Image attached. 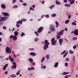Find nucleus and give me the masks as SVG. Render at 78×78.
Segmentation results:
<instances>
[{"label":"nucleus","instance_id":"2","mask_svg":"<svg viewBox=\"0 0 78 78\" xmlns=\"http://www.w3.org/2000/svg\"><path fill=\"white\" fill-rule=\"evenodd\" d=\"M49 28L50 29V31H51V32H53V31H55V27H54V26H53V25L52 24H51L50 25Z\"/></svg>","mask_w":78,"mask_h":78},{"label":"nucleus","instance_id":"34","mask_svg":"<svg viewBox=\"0 0 78 78\" xmlns=\"http://www.w3.org/2000/svg\"><path fill=\"white\" fill-rule=\"evenodd\" d=\"M56 16V14L54 13L51 16H52V17H55V16Z\"/></svg>","mask_w":78,"mask_h":78},{"label":"nucleus","instance_id":"57","mask_svg":"<svg viewBox=\"0 0 78 78\" xmlns=\"http://www.w3.org/2000/svg\"><path fill=\"white\" fill-rule=\"evenodd\" d=\"M23 5L24 6H27V4L26 3H24L23 4Z\"/></svg>","mask_w":78,"mask_h":78},{"label":"nucleus","instance_id":"16","mask_svg":"<svg viewBox=\"0 0 78 78\" xmlns=\"http://www.w3.org/2000/svg\"><path fill=\"white\" fill-rule=\"evenodd\" d=\"M63 41V40L62 39H59V42L60 44V45H62V43Z\"/></svg>","mask_w":78,"mask_h":78},{"label":"nucleus","instance_id":"43","mask_svg":"<svg viewBox=\"0 0 78 78\" xmlns=\"http://www.w3.org/2000/svg\"><path fill=\"white\" fill-rule=\"evenodd\" d=\"M77 39V37H74L73 38V40H76Z\"/></svg>","mask_w":78,"mask_h":78},{"label":"nucleus","instance_id":"52","mask_svg":"<svg viewBox=\"0 0 78 78\" xmlns=\"http://www.w3.org/2000/svg\"><path fill=\"white\" fill-rule=\"evenodd\" d=\"M13 35H11L10 36V39H12V37H13Z\"/></svg>","mask_w":78,"mask_h":78},{"label":"nucleus","instance_id":"6","mask_svg":"<svg viewBox=\"0 0 78 78\" xmlns=\"http://www.w3.org/2000/svg\"><path fill=\"white\" fill-rule=\"evenodd\" d=\"M44 43L45 44V45H46L48 46V45H49L50 43L48 42V41L47 40H45L44 41Z\"/></svg>","mask_w":78,"mask_h":78},{"label":"nucleus","instance_id":"8","mask_svg":"<svg viewBox=\"0 0 78 78\" xmlns=\"http://www.w3.org/2000/svg\"><path fill=\"white\" fill-rule=\"evenodd\" d=\"M9 59L10 61L11 62H13L14 61V59L11 58V56L10 55L9 57Z\"/></svg>","mask_w":78,"mask_h":78},{"label":"nucleus","instance_id":"61","mask_svg":"<svg viewBox=\"0 0 78 78\" xmlns=\"http://www.w3.org/2000/svg\"><path fill=\"white\" fill-rule=\"evenodd\" d=\"M44 2H45V1H43V2H42L41 3L42 4H44Z\"/></svg>","mask_w":78,"mask_h":78},{"label":"nucleus","instance_id":"28","mask_svg":"<svg viewBox=\"0 0 78 78\" xmlns=\"http://www.w3.org/2000/svg\"><path fill=\"white\" fill-rule=\"evenodd\" d=\"M46 67V66H41V69H45Z\"/></svg>","mask_w":78,"mask_h":78},{"label":"nucleus","instance_id":"1","mask_svg":"<svg viewBox=\"0 0 78 78\" xmlns=\"http://www.w3.org/2000/svg\"><path fill=\"white\" fill-rule=\"evenodd\" d=\"M21 20H19V21L16 22L17 24H16V26H17V28H19V26H20V25H19V24H22V21H23V20L21 19Z\"/></svg>","mask_w":78,"mask_h":78},{"label":"nucleus","instance_id":"5","mask_svg":"<svg viewBox=\"0 0 78 78\" xmlns=\"http://www.w3.org/2000/svg\"><path fill=\"white\" fill-rule=\"evenodd\" d=\"M43 29H44L43 27H40L37 30L38 33H41Z\"/></svg>","mask_w":78,"mask_h":78},{"label":"nucleus","instance_id":"38","mask_svg":"<svg viewBox=\"0 0 78 78\" xmlns=\"http://www.w3.org/2000/svg\"><path fill=\"white\" fill-rule=\"evenodd\" d=\"M46 58L47 59H49V56L48 55H46Z\"/></svg>","mask_w":78,"mask_h":78},{"label":"nucleus","instance_id":"26","mask_svg":"<svg viewBox=\"0 0 78 78\" xmlns=\"http://www.w3.org/2000/svg\"><path fill=\"white\" fill-rule=\"evenodd\" d=\"M44 61H45V57H44L41 59V62H44Z\"/></svg>","mask_w":78,"mask_h":78},{"label":"nucleus","instance_id":"13","mask_svg":"<svg viewBox=\"0 0 78 78\" xmlns=\"http://www.w3.org/2000/svg\"><path fill=\"white\" fill-rule=\"evenodd\" d=\"M1 7L2 8V9H6V6L4 4H2L1 5Z\"/></svg>","mask_w":78,"mask_h":78},{"label":"nucleus","instance_id":"22","mask_svg":"<svg viewBox=\"0 0 78 78\" xmlns=\"http://www.w3.org/2000/svg\"><path fill=\"white\" fill-rule=\"evenodd\" d=\"M58 66V62H57L55 63V65L54 66L55 67H57Z\"/></svg>","mask_w":78,"mask_h":78},{"label":"nucleus","instance_id":"24","mask_svg":"<svg viewBox=\"0 0 78 78\" xmlns=\"http://www.w3.org/2000/svg\"><path fill=\"white\" fill-rule=\"evenodd\" d=\"M10 76L12 78H14L15 77H16V75L14 74H12L10 75Z\"/></svg>","mask_w":78,"mask_h":78},{"label":"nucleus","instance_id":"4","mask_svg":"<svg viewBox=\"0 0 78 78\" xmlns=\"http://www.w3.org/2000/svg\"><path fill=\"white\" fill-rule=\"evenodd\" d=\"M0 18H1V19H0V22H2V20H3V21H5V20L8 19V17L6 16H4L2 17H1V15H0Z\"/></svg>","mask_w":78,"mask_h":78},{"label":"nucleus","instance_id":"55","mask_svg":"<svg viewBox=\"0 0 78 78\" xmlns=\"http://www.w3.org/2000/svg\"><path fill=\"white\" fill-rule=\"evenodd\" d=\"M3 58H4V56H0V58L1 59H3Z\"/></svg>","mask_w":78,"mask_h":78},{"label":"nucleus","instance_id":"60","mask_svg":"<svg viewBox=\"0 0 78 78\" xmlns=\"http://www.w3.org/2000/svg\"><path fill=\"white\" fill-rule=\"evenodd\" d=\"M60 36H59V35L58 36H57V39H59V38H60Z\"/></svg>","mask_w":78,"mask_h":78},{"label":"nucleus","instance_id":"53","mask_svg":"<svg viewBox=\"0 0 78 78\" xmlns=\"http://www.w3.org/2000/svg\"><path fill=\"white\" fill-rule=\"evenodd\" d=\"M16 2V0H13V2H12V4H14V3H15V2Z\"/></svg>","mask_w":78,"mask_h":78},{"label":"nucleus","instance_id":"45","mask_svg":"<svg viewBox=\"0 0 78 78\" xmlns=\"http://www.w3.org/2000/svg\"><path fill=\"white\" fill-rule=\"evenodd\" d=\"M45 16L46 18H48L49 17V15H46Z\"/></svg>","mask_w":78,"mask_h":78},{"label":"nucleus","instance_id":"36","mask_svg":"<svg viewBox=\"0 0 78 78\" xmlns=\"http://www.w3.org/2000/svg\"><path fill=\"white\" fill-rule=\"evenodd\" d=\"M69 61V58H65V61Z\"/></svg>","mask_w":78,"mask_h":78},{"label":"nucleus","instance_id":"39","mask_svg":"<svg viewBox=\"0 0 78 78\" xmlns=\"http://www.w3.org/2000/svg\"><path fill=\"white\" fill-rule=\"evenodd\" d=\"M38 40H39V38H38L37 37L35 38V42H36V41H38Z\"/></svg>","mask_w":78,"mask_h":78},{"label":"nucleus","instance_id":"7","mask_svg":"<svg viewBox=\"0 0 78 78\" xmlns=\"http://www.w3.org/2000/svg\"><path fill=\"white\" fill-rule=\"evenodd\" d=\"M64 33V30H62L60 32H59L58 34V36H61L62 34H63V33Z\"/></svg>","mask_w":78,"mask_h":78},{"label":"nucleus","instance_id":"37","mask_svg":"<svg viewBox=\"0 0 78 78\" xmlns=\"http://www.w3.org/2000/svg\"><path fill=\"white\" fill-rule=\"evenodd\" d=\"M20 36H22V37H23V36H25V33H22V34L20 35Z\"/></svg>","mask_w":78,"mask_h":78},{"label":"nucleus","instance_id":"51","mask_svg":"<svg viewBox=\"0 0 78 78\" xmlns=\"http://www.w3.org/2000/svg\"><path fill=\"white\" fill-rule=\"evenodd\" d=\"M3 28L4 30H6V27L3 26Z\"/></svg>","mask_w":78,"mask_h":78},{"label":"nucleus","instance_id":"27","mask_svg":"<svg viewBox=\"0 0 78 78\" xmlns=\"http://www.w3.org/2000/svg\"><path fill=\"white\" fill-rule=\"evenodd\" d=\"M69 23V20H66L65 22V23L67 24Z\"/></svg>","mask_w":78,"mask_h":78},{"label":"nucleus","instance_id":"42","mask_svg":"<svg viewBox=\"0 0 78 78\" xmlns=\"http://www.w3.org/2000/svg\"><path fill=\"white\" fill-rule=\"evenodd\" d=\"M73 48L74 49H76V45H75L73 46Z\"/></svg>","mask_w":78,"mask_h":78},{"label":"nucleus","instance_id":"64","mask_svg":"<svg viewBox=\"0 0 78 78\" xmlns=\"http://www.w3.org/2000/svg\"><path fill=\"white\" fill-rule=\"evenodd\" d=\"M5 73L6 74H7V73H8V71H6L5 72Z\"/></svg>","mask_w":78,"mask_h":78},{"label":"nucleus","instance_id":"56","mask_svg":"<svg viewBox=\"0 0 78 78\" xmlns=\"http://www.w3.org/2000/svg\"><path fill=\"white\" fill-rule=\"evenodd\" d=\"M17 7H18L17 5H15L13 7V8H17Z\"/></svg>","mask_w":78,"mask_h":78},{"label":"nucleus","instance_id":"23","mask_svg":"<svg viewBox=\"0 0 78 78\" xmlns=\"http://www.w3.org/2000/svg\"><path fill=\"white\" fill-rule=\"evenodd\" d=\"M55 23L56 25V27H58L59 25V23L57 21H55Z\"/></svg>","mask_w":78,"mask_h":78},{"label":"nucleus","instance_id":"9","mask_svg":"<svg viewBox=\"0 0 78 78\" xmlns=\"http://www.w3.org/2000/svg\"><path fill=\"white\" fill-rule=\"evenodd\" d=\"M13 41H16L17 40V36L16 35H14L13 37Z\"/></svg>","mask_w":78,"mask_h":78},{"label":"nucleus","instance_id":"11","mask_svg":"<svg viewBox=\"0 0 78 78\" xmlns=\"http://www.w3.org/2000/svg\"><path fill=\"white\" fill-rule=\"evenodd\" d=\"M3 15L4 16H8L9 17V14H8V13L6 12H4L3 13Z\"/></svg>","mask_w":78,"mask_h":78},{"label":"nucleus","instance_id":"62","mask_svg":"<svg viewBox=\"0 0 78 78\" xmlns=\"http://www.w3.org/2000/svg\"><path fill=\"white\" fill-rule=\"evenodd\" d=\"M23 22H26V21H27V19H25L23 20Z\"/></svg>","mask_w":78,"mask_h":78},{"label":"nucleus","instance_id":"59","mask_svg":"<svg viewBox=\"0 0 78 78\" xmlns=\"http://www.w3.org/2000/svg\"><path fill=\"white\" fill-rule=\"evenodd\" d=\"M57 42L56 40H55V41H54V44H53V45H55V43H56Z\"/></svg>","mask_w":78,"mask_h":78},{"label":"nucleus","instance_id":"12","mask_svg":"<svg viewBox=\"0 0 78 78\" xmlns=\"http://www.w3.org/2000/svg\"><path fill=\"white\" fill-rule=\"evenodd\" d=\"M55 37H53V38H52L51 40V44L52 45H53L54 44V42H55Z\"/></svg>","mask_w":78,"mask_h":78},{"label":"nucleus","instance_id":"14","mask_svg":"<svg viewBox=\"0 0 78 78\" xmlns=\"http://www.w3.org/2000/svg\"><path fill=\"white\" fill-rule=\"evenodd\" d=\"M30 55H32L33 56H34L36 55V54L34 52H31L30 53Z\"/></svg>","mask_w":78,"mask_h":78},{"label":"nucleus","instance_id":"50","mask_svg":"<svg viewBox=\"0 0 78 78\" xmlns=\"http://www.w3.org/2000/svg\"><path fill=\"white\" fill-rule=\"evenodd\" d=\"M3 69L4 70H6V67H5L4 66V67H3Z\"/></svg>","mask_w":78,"mask_h":78},{"label":"nucleus","instance_id":"41","mask_svg":"<svg viewBox=\"0 0 78 78\" xmlns=\"http://www.w3.org/2000/svg\"><path fill=\"white\" fill-rule=\"evenodd\" d=\"M31 64L32 66H34L35 65V62H32Z\"/></svg>","mask_w":78,"mask_h":78},{"label":"nucleus","instance_id":"21","mask_svg":"<svg viewBox=\"0 0 78 78\" xmlns=\"http://www.w3.org/2000/svg\"><path fill=\"white\" fill-rule=\"evenodd\" d=\"M14 34L15 35V36H17V35H18V32L17 31H15L14 32Z\"/></svg>","mask_w":78,"mask_h":78},{"label":"nucleus","instance_id":"31","mask_svg":"<svg viewBox=\"0 0 78 78\" xmlns=\"http://www.w3.org/2000/svg\"><path fill=\"white\" fill-rule=\"evenodd\" d=\"M51 6L49 7V8L51 9H52L53 8V7H55V5H53L52 6V5H51Z\"/></svg>","mask_w":78,"mask_h":78},{"label":"nucleus","instance_id":"47","mask_svg":"<svg viewBox=\"0 0 78 78\" xmlns=\"http://www.w3.org/2000/svg\"><path fill=\"white\" fill-rule=\"evenodd\" d=\"M4 66L6 68L7 67H8V64H6Z\"/></svg>","mask_w":78,"mask_h":78},{"label":"nucleus","instance_id":"17","mask_svg":"<svg viewBox=\"0 0 78 78\" xmlns=\"http://www.w3.org/2000/svg\"><path fill=\"white\" fill-rule=\"evenodd\" d=\"M64 5L66 7H70V4H66Z\"/></svg>","mask_w":78,"mask_h":78},{"label":"nucleus","instance_id":"15","mask_svg":"<svg viewBox=\"0 0 78 78\" xmlns=\"http://www.w3.org/2000/svg\"><path fill=\"white\" fill-rule=\"evenodd\" d=\"M16 67H17V65H12L11 68L12 69H15L16 68Z\"/></svg>","mask_w":78,"mask_h":78},{"label":"nucleus","instance_id":"48","mask_svg":"<svg viewBox=\"0 0 78 78\" xmlns=\"http://www.w3.org/2000/svg\"><path fill=\"white\" fill-rule=\"evenodd\" d=\"M35 34H36L37 36H39V34H38V33H37V32H35Z\"/></svg>","mask_w":78,"mask_h":78},{"label":"nucleus","instance_id":"54","mask_svg":"<svg viewBox=\"0 0 78 78\" xmlns=\"http://www.w3.org/2000/svg\"><path fill=\"white\" fill-rule=\"evenodd\" d=\"M63 2L64 3H67V0H64Z\"/></svg>","mask_w":78,"mask_h":78},{"label":"nucleus","instance_id":"18","mask_svg":"<svg viewBox=\"0 0 78 78\" xmlns=\"http://www.w3.org/2000/svg\"><path fill=\"white\" fill-rule=\"evenodd\" d=\"M55 2L57 5H61V2H60L58 0L56 1Z\"/></svg>","mask_w":78,"mask_h":78},{"label":"nucleus","instance_id":"29","mask_svg":"<svg viewBox=\"0 0 78 78\" xmlns=\"http://www.w3.org/2000/svg\"><path fill=\"white\" fill-rule=\"evenodd\" d=\"M66 53V51L65 50L63 51V52H62L61 53V55H64L65 53Z\"/></svg>","mask_w":78,"mask_h":78},{"label":"nucleus","instance_id":"33","mask_svg":"<svg viewBox=\"0 0 78 78\" xmlns=\"http://www.w3.org/2000/svg\"><path fill=\"white\" fill-rule=\"evenodd\" d=\"M71 76V75H70L69 76L66 75L65 76V78H68L69 77V76Z\"/></svg>","mask_w":78,"mask_h":78},{"label":"nucleus","instance_id":"58","mask_svg":"<svg viewBox=\"0 0 78 78\" xmlns=\"http://www.w3.org/2000/svg\"><path fill=\"white\" fill-rule=\"evenodd\" d=\"M66 56H67L66 54H65L63 56V58H65V57H66Z\"/></svg>","mask_w":78,"mask_h":78},{"label":"nucleus","instance_id":"32","mask_svg":"<svg viewBox=\"0 0 78 78\" xmlns=\"http://www.w3.org/2000/svg\"><path fill=\"white\" fill-rule=\"evenodd\" d=\"M20 71L19 70L16 73V75H19L20 74Z\"/></svg>","mask_w":78,"mask_h":78},{"label":"nucleus","instance_id":"44","mask_svg":"<svg viewBox=\"0 0 78 78\" xmlns=\"http://www.w3.org/2000/svg\"><path fill=\"white\" fill-rule=\"evenodd\" d=\"M73 62H75V56H73Z\"/></svg>","mask_w":78,"mask_h":78},{"label":"nucleus","instance_id":"46","mask_svg":"<svg viewBox=\"0 0 78 78\" xmlns=\"http://www.w3.org/2000/svg\"><path fill=\"white\" fill-rule=\"evenodd\" d=\"M65 66H66V67H68V64L67 63H66L65 64Z\"/></svg>","mask_w":78,"mask_h":78},{"label":"nucleus","instance_id":"10","mask_svg":"<svg viewBox=\"0 0 78 78\" xmlns=\"http://www.w3.org/2000/svg\"><path fill=\"white\" fill-rule=\"evenodd\" d=\"M48 48V46L45 44V45L43 47V48L44 50H47V49Z\"/></svg>","mask_w":78,"mask_h":78},{"label":"nucleus","instance_id":"20","mask_svg":"<svg viewBox=\"0 0 78 78\" xmlns=\"http://www.w3.org/2000/svg\"><path fill=\"white\" fill-rule=\"evenodd\" d=\"M70 73V72H65L62 73V75H67V74H68V73Z\"/></svg>","mask_w":78,"mask_h":78},{"label":"nucleus","instance_id":"63","mask_svg":"<svg viewBox=\"0 0 78 78\" xmlns=\"http://www.w3.org/2000/svg\"><path fill=\"white\" fill-rule=\"evenodd\" d=\"M33 7H31L30 8V10H32V9H33Z\"/></svg>","mask_w":78,"mask_h":78},{"label":"nucleus","instance_id":"3","mask_svg":"<svg viewBox=\"0 0 78 78\" xmlns=\"http://www.w3.org/2000/svg\"><path fill=\"white\" fill-rule=\"evenodd\" d=\"M5 51L7 53H9V54L11 53V50L8 47L6 48Z\"/></svg>","mask_w":78,"mask_h":78},{"label":"nucleus","instance_id":"35","mask_svg":"<svg viewBox=\"0 0 78 78\" xmlns=\"http://www.w3.org/2000/svg\"><path fill=\"white\" fill-rule=\"evenodd\" d=\"M12 64L13 65H14V66H16V63L15 62H13L12 63Z\"/></svg>","mask_w":78,"mask_h":78},{"label":"nucleus","instance_id":"49","mask_svg":"<svg viewBox=\"0 0 78 78\" xmlns=\"http://www.w3.org/2000/svg\"><path fill=\"white\" fill-rule=\"evenodd\" d=\"M72 24L73 25H76V23L74 22L72 23Z\"/></svg>","mask_w":78,"mask_h":78},{"label":"nucleus","instance_id":"25","mask_svg":"<svg viewBox=\"0 0 78 78\" xmlns=\"http://www.w3.org/2000/svg\"><path fill=\"white\" fill-rule=\"evenodd\" d=\"M69 52L70 54H73L74 53V52L73 51H72L71 50L69 51Z\"/></svg>","mask_w":78,"mask_h":78},{"label":"nucleus","instance_id":"30","mask_svg":"<svg viewBox=\"0 0 78 78\" xmlns=\"http://www.w3.org/2000/svg\"><path fill=\"white\" fill-rule=\"evenodd\" d=\"M29 61L30 62H32L33 61V60L31 58H30L29 59Z\"/></svg>","mask_w":78,"mask_h":78},{"label":"nucleus","instance_id":"40","mask_svg":"<svg viewBox=\"0 0 78 78\" xmlns=\"http://www.w3.org/2000/svg\"><path fill=\"white\" fill-rule=\"evenodd\" d=\"M34 70V67H30V70Z\"/></svg>","mask_w":78,"mask_h":78},{"label":"nucleus","instance_id":"19","mask_svg":"<svg viewBox=\"0 0 78 78\" xmlns=\"http://www.w3.org/2000/svg\"><path fill=\"white\" fill-rule=\"evenodd\" d=\"M75 3V0H73L72 1H70V3L71 5H72V4H73Z\"/></svg>","mask_w":78,"mask_h":78}]
</instances>
